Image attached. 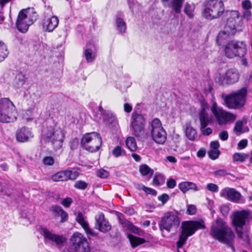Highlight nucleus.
<instances>
[{
	"label": "nucleus",
	"instance_id": "nucleus-1",
	"mask_svg": "<svg viewBox=\"0 0 252 252\" xmlns=\"http://www.w3.org/2000/svg\"><path fill=\"white\" fill-rule=\"evenodd\" d=\"M46 126L42 130V138L51 142L55 150L62 148L66 131L63 126L52 119L46 121Z\"/></svg>",
	"mask_w": 252,
	"mask_h": 252
},
{
	"label": "nucleus",
	"instance_id": "nucleus-2",
	"mask_svg": "<svg viewBox=\"0 0 252 252\" xmlns=\"http://www.w3.org/2000/svg\"><path fill=\"white\" fill-rule=\"evenodd\" d=\"M210 235L215 239L226 244L232 252H235L233 244L234 234L231 228L222 219H217L215 223L212 224Z\"/></svg>",
	"mask_w": 252,
	"mask_h": 252
},
{
	"label": "nucleus",
	"instance_id": "nucleus-3",
	"mask_svg": "<svg viewBox=\"0 0 252 252\" xmlns=\"http://www.w3.org/2000/svg\"><path fill=\"white\" fill-rule=\"evenodd\" d=\"M204 222L201 220L199 221H187L182 223L181 233L179 240L177 242V247L179 252H185L183 250L180 252L183 246L186 242L189 236L192 235L196 230L205 228Z\"/></svg>",
	"mask_w": 252,
	"mask_h": 252
},
{
	"label": "nucleus",
	"instance_id": "nucleus-4",
	"mask_svg": "<svg viewBox=\"0 0 252 252\" xmlns=\"http://www.w3.org/2000/svg\"><path fill=\"white\" fill-rule=\"evenodd\" d=\"M38 15L33 8L23 9L19 13L16 27L21 32L25 33L32 25L38 19Z\"/></svg>",
	"mask_w": 252,
	"mask_h": 252
},
{
	"label": "nucleus",
	"instance_id": "nucleus-5",
	"mask_svg": "<svg viewBox=\"0 0 252 252\" xmlns=\"http://www.w3.org/2000/svg\"><path fill=\"white\" fill-rule=\"evenodd\" d=\"M146 121L144 116L136 112H133L131 116V126L132 132L138 140L145 141L150 136L145 128Z\"/></svg>",
	"mask_w": 252,
	"mask_h": 252
},
{
	"label": "nucleus",
	"instance_id": "nucleus-6",
	"mask_svg": "<svg viewBox=\"0 0 252 252\" xmlns=\"http://www.w3.org/2000/svg\"><path fill=\"white\" fill-rule=\"evenodd\" d=\"M17 113L13 102L7 98L0 99V121L11 123L17 119Z\"/></svg>",
	"mask_w": 252,
	"mask_h": 252
},
{
	"label": "nucleus",
	"instance_id": "nucleus-7",
	"mask_svg": "<svg viewBox=\"0 0 252 252\" xmlns=\"http://www.w3.org/2000/svg\"><path fill=\"white\" fill-rule=\"evenodd\" d=\"M81 145L84 149L89 152H96L101 146L102 139L98 133H87L82 138Z\"/></svg>",
	"mask_w": 252,
	"mask_h": 252
},
{
	"label": "nucleus",
	"instance_id": "nucleus-8",
	"mask_svg": "<svg viewBox=\"0 0 252 252\" xmlns=\"http://www.w3.org/2000/svg\"><path fill=\"white\" fill-rule=\"evenodd\" d=\"M211 111L220 126L232 123L236 118L235 115L227 112L221 107L218 106L216 102L213 103Z\"/></svg>",
	"mask_w": 252,
	"mask_h": 252
},
{
	"label": "nucleus",
	"instance_id": "nucleus-9",
	"mask_svg": "<svg viewBox=\"0 0 252 252\" xmlns=\"http://www.w3.org/2000/svg\"><path fill=\"white\" fill-rule=\"evenodd\" d=\"M224 11L221 0H209L206 3L203 15L207 19L212 20L219 17Z\"/></svg>",
	"mask_w": 252,
	"mask_h": 252
},
{
	"label": "nucleus",
	"instance_id": "nucleus-10",
	"mask_svg": "<svg viewBox=\"0 0 252 252\" xmlns=\"http://www.w3.org/2000/svg\"><path fill=\"white\" fill-rule=\"evenodd\" d=\"M246 53V45L243 41H232L228 42L225 46V55L230 59L235 57H243Z\"/></svg>",
	"mask_w": 252,
	"mask_h": 252
},
{
	"label": "nucleus",
	"instance_id": "nucleus-11",
	"mask_svg": "<svg viewBox=\"0 0 252 252\" xmlns=\"http://www.w3.org/2000/svg\"><path fill=\"white\" fill-rule=\"evenodd\" d=\"M149 129L153 140L158 144H163L166 139V132L162 127L158 119L155 118L150 123Z\"/></svg>",
	"mask_w": 252,
	"mask_h": 252
},
{
	"label": "nucleus",
	"instance_id": "nucleus-12",
	"mask_svg": "<svg viewBox=\"0 0 252 252\" xmlns=\"http://www.w3.org/2000/svg\"><path fill=\"white\" fill-rule=\"evenodd\" d=\"M180 223V220L177 214L173 212H167L161 218L158 225L161 231L164 229L169 232L172 228H177Z\"/></svg>",
	"mask_w": 252,
	"mask_h": 252
},
{
	"label": "nucleus",
	"instance_id": "nucleus-13",
	"mask_svg": "<svg viewBox=\"0 0 252 252\" xmlns=\"http://www.w3.org/2000/svg\"><path fill=\"white\" fill-rule=\"evenodd\" d=\"M246 94L247 90L243 88L237 92L226 96L224 101L227 107L230 109H237L242 107L244 105Z\"/></svg>",
	"mask_w": 252,
	"mask_h": 252
},
{
	"label": "nucleus",
	"instance_id": "nucleus-14",
	"mask_svg": "<svg viewBox=\"0 0 252 252\" xmlns=\"http://www.w3.org/2000/svg\"><path fill=\"white\" fill-rule=\"evenodd\" d=\"M70 241L76 252H90V247L87 239L82 234L78 232L73 233Z\"/></svg>",
	"mask_w": 252,
	"mask_h": 252
},
{
	"label": "nucleus",
	"instance_id": "nucleus-15",
	"mask_svg": "<svg viewBox=\"0 0 252 252\" xmlns=\"http://www.w3.org/2000/svg\"><path fill=\"white\" fill-rule=\"evenodd\" d=\"M239 79V74L238 71L234 68H231L227 70L224 75L220 74L215 79L216 82L220 85L225 84H233L238 82Z\"/></svg>",
	"mask_w": 252,
	"mask_h": 252
},
{
	"label": "nucleus",
	"instance_id": "nucleus-16",
	"mask_svg": "<svg viewBox=\"0 0 252 252\" xmlns=\"http://www.w3.org/2000/svg\"><path fill=\"white\" fill-rule=\"evenodd\" d=\"M250 216L249 211L246 210L238 211L234 212L232 222L235 231L246 227L247 221Z\"/></svg>",
	"mask_w": 252,
	"mask_h": 252
},
{
	"label": "nucleus",
	"instance_id": "nucleus-17",
	"mask_svg": "<svg viewBox=\"0 0 252 252\" xmlns=\"http://www.w3.org/2000/svg\"><path fill=\"white\" fill-rule=\"evenodd\" d=\"M42 20L43 30L47 32H52L58 26L59 20L57 17L54 16L50 10L49 13L44 12Z\"/></svg>",
	"mask_w": 252,
	"mask_h": 252
},
{
	"label": "nucleus",
	"instance_id": "nucleus-18",
	"mask_svg": "<svg viewBox=\"0 0 252 252\" xmlns=\"http://www.w3.org/2000/svg\"><path fill=\"white\" fill-rule=\"evenodd\" d=\"M41 233L45 239V242L49 241L55 243L59 247H62L66 241L65 238L63 235L52 233L46 228H41Z\"/></svg>",
	"mask_w": 252,
	"mask_h": 252
},
{
	"label": "nucleus",
	"instance_id": "nucleus-19",
	"mask_svg": "<svg viewBox=\"0 0 252 252\" xmlns=\"http://www.w3.org/2000/svg\"><path fill=\"white\" fill-rule=\"evenodd\" d=\"M95 228L100 231L106 233L111 229V225L102 212H98L95 216Z\"/></svg>",
	"mask_w": 252,
	"mask_h": 252
},
{
	"label": "nucleus",
	"instance_id": "nucleus-20",
	"mask_svg": "<svg viewBox=\"0 0 252 252\" xmlns=\"http://www.w3.org/2000/svg\"><path fill=\"white\" fill-rule=\"evenodd\" d=\"M220 195L221 197L234 203H240L242 198V195L239 192L234 189L229 188L222 189L220 192Z\"/></svg>",
	"mask_w": 252,
	"mask_h": 252
},
{
	"label": "nucleus",
	"instance_id": "nucleus-21",
	"mask_svg": "<svg viewBox=\"0 0 252 252\" xmlns=\"http://www.w3.org/2000/svg\"><path fill=\"white\" fill-rule=\"evenodd\" d=\"M78 176L77 172L66 170L57 173L52 176L51 179L54 182L66 181L68 180H75Z\"/></svg>",
	"mask_w": 252,
	"mask_h": 252
},
{
	"label": "nucleus",
	"instance_id": "nucleus-22",
	"mask_svg": "<svg viewBox=\"0 0 252 252\" xmlns=\"http://www.w3.org/2000/svg\"><path fill=\"white\" fill-rule=\"evenodd\" d=\"M233 34V31H229V29L225 27L224 30L220 31L218 33L216 39L217 43L219 46L226 45L228 42L231 41V37Z\"/></svg>",
	"mask_w": 252,
	"mask_h": 252
},
{
	"label": "nucleus",
	"instance_id": "nucleus-23",
	"mask_svg": "<svg viewBox=\"0 0 252 252\" xmlns=\"http://www.w3.org/2000/svg\"><path fill=\"white\" fill-rule=\"evenodd\" d=\"M163 5L171 9V12L180 14L185 0H161Z\"/></svg>",
	"mask_w": 252,
	"mask_h": 252
},
{
	"label": "nucleus",
	"instance_id": "nucleus-24",
	"mask_svg": "<svg viewBox=\"0 0 252 252\" xmlns=\"http://www.w3.org/2000/svg\"><path fill=\"white\" fill-rule=\"evenodd\" d=\"M202 108L199 113V119L201 128H205L211 122V119L209 117L207 110L208 109V104L203 101L202 103Z\"/></svg>",
	"mask_w": 252,
	"mask_h": 252
},
{
	"label": "nucleus",
	"instance_id": "nucleus-25",
	"mask_svg": "<svg viewBox=\"0 0 252 252\" xmlns=\"http://www.w3.org/2000/svg\"><path fill=\"white\" fill-rule=\"evenodd\" d=\"M33 137L31 129L25 126L18 129L16 133V140L20 142H26Z\"/></svg>",
	"mask_w": 252,
	"mask_h": 252
},
{
	"label": "nucleus",
	"instance_id": "nucleus-26",
	"mask_svg": "<svg viewBox=\"0 0 252 252\" xmlns=\"http://www.w3.org/2000/svg\"><path fill=\"white\" fill-rule=\"evenodd\" d=\"M117 216L118 217L120 223L122 225L123 227H125L133 233L138 235H141L143 233V231L142 230L138 227L134 225L130 221L126 220L122 213L118 212Z\"/></svg>",
	"mask_w": 252,
	"mask_h": 252
},
{
	"label": "nucleus",
	"instance_id": "nucleus-27",
	"mask_svg": "<svg viewBox=\"0 0 252 252\" xmlns=\"http://www.w3.org/2000/svg\"><path fill=\"white\" fill-rule=\"evenodd\" d=\"M76 221L81 225L84 229L85 232L88 236H96V233L93 231L89 227L88 222L85 220L83 214L81 213H79L76 218Z\"/></svg>",
	"mask_w": 252,
	"mask_h": 252
},
{
	"label": "nucleus",
	"instance_id": "nucleus-28",
	"mask_svg": "<svg viewBox=\"0 0 252 252\" xmlns=\"http://www.w3.org/2000/svg\"><path fill=\"white\" fill-rule=\"evenodd\" d=\"M84 55L88 63L93 62L96 57V50L93 44H87L86 49L84 52Z\"/></svg>",
	"mask_w": 252,
	"mask_h": 252
},
{
	"label": "nucleus",
	"instance_id": "nucleus-29",
	"mask_svg": "<svg viewBox=\"0 0 252 252\" xmlns=\"http://www.w3.org/2000/svg\"><path fill=\"white\" fill-rule=\"evenodd\" d=\"M56 216H60L61 217V221L64 222L68 220V214L59 206H52L51 209Z\"/></svg>",
	"mask_w": 252,
	"mask_h": 252
},
{
	"label": "nucleus",
	"instance_id": "nucleus-30",
	"mask_svg": "<svg viewBox=\"0 0 252 252\" xmlns=\"http://www.w3.org/2000/svg\"><path fill=\"white\" fill-rule=\"evenodd\" d=\"M179 189L184 193H186L189 189H192L195 191L198 190L197 185L192 182H183L179 184Z\"/></svg>",
	"mask_w": 252,
	"mask_h": 252
},
{
	"label": "nucleus",
	"instance_id": "nucleus-31",
	"mask_svg": "<svg viewBox=\"0 0 252 252\" xmlns=\"http://www.w3.org/2000/svg\"><path fill=\"white\" fill-rule=\"evenodd\" d=\"M185 134L187 137L191 141H194L197 137L196 130L191 126L190 123L185 125Z\"/></svg>",
	"mask_w": 252,
	"mask_h": 252
},
{
	"label": "nucleus",
	"instance_id": "nucleus-32",
	"mask_svg": "<svg viewBox=\"0 0 252 252\" xmlns=\"http://www.w3.org/2000/svg\"><path fill=\"white\" fill-rule=\"evenodd\" d=\"M128 238L133 248H135L138 246L146 242V240L144 238L136 237L131 234L128 235Z\"/></svg>",
	"mask_w": 252,
	"mask_h": 252
},
{
	"label": "nucleus",
	"instance_id": "nucleus-33",
	"mask_svg": "<svg viewBox=\"0 0 252 252\" xmlns=\"http://www.w3.org/2000/svg\"><path fill=\"white\" fill-rule=\"evenodd\" d=\"M236 232L238 238L243 240L248 244L250 243V239L248 234V229L247 227L236 230Z\"/></svg>",
	"mask_w": 252,
	"mask_h": 252
},
{
	"label": "nucleus",
	"instance_id": "nucleus-34",
	"mask_svg": "<svg viewBox=\"0 0 252 252\" xmlns=\"http://www.w3.org/2000/svg\"><path fill=\"white\" fill-rule=\"evenodd\" d=\"M126 144L127 148L132 152L135 151L137 149L136 142L133 137H128L126 140Z\"/></svg>",
	"mask_w": 252,
	"mask_h": 252
},
{
	"label": "nucleus",
	"instance_id": "nucleus-35",
	"mask_svg": "<svg viewBox=\"0 0 252 252\" xmlns=\"http://www.w3.org/2000/svg\"><path fill=\"white\" fill-rule=\"evenodd\" d=\"M116 26L118 31L120 33H124L125 32L126 26L125 21L123 19L117 17L116 20Z\"/></svg>",
	"mask_w": 252,
	"mask_h": 252
},
{
	"label": "nucleus",
	"instance_id": "nucleus-36",
	"mask_svg": "<svg viewBox=\"0 0 252 252\" xmlns=\"http://www.w3.org/2000/svg\"><path fill=\"white\" fill-rule=\"evenodd\" d=\"M8 51L6 45L0 41V62L3 61L8 56Z\"/></svg>",
	"mask_w": 252,
	"mask_h": 252
},
{
	"label": "nucleus",
	"instance_id": "nucleus-37",
	"mask_svg": "<svg viewBox=\"0 0 252 252\" xmlns=\"http://www.w3.org/2000/svg\"><path fill=\"white\" fill-rule=\"evenodd\" d=\"M139 171L143 176H146L149 174L152 176L154 174V170L145 164L141 165L139 166Z\"/></svg>",
	"mask_w": 252,
	"mask_h": 252
},
{
	"label": "nucleus",
	"instance_id": "nucleus-38",
	"mask_svg": "<svg viewBox=\"0 0 252 252\" xmlns=\"http://www.w3.org/2000/svg\"><path fill=\"white\" fill-rule=\"evenodd\" d=\"M194 10V5H192L189 3H186L184 11L185 13L189 18H191L193 16V12Z\"/></svg>",
	"mask_w": 252,
	"mask_h": 252
},
{
	"label": "nucleus",
	"instance_id": "nucleus-39",
	"mask_svg": "<svg viewBox=\"0 0 252 252\" xmlns=\"http://www.w3.org/2000/svg\"><path fill=\"white\" fill-rule=\"evenodd\" d=\"M248 158V155L244 153H236L233 156L234 161L243 162Z\"/></svg>",
	"mask_w": 252,
	"mask_h": 252
},
{
	"label": "nucleus",
	"instance_id": "nucleus-40",
	"mask_svg": "<svg viewBox=\"0 0 252 252\" xmlns=\"http://www.w3.org/2000/svg\"><path fill=\"white\" fill-rule=\"evenodd\" d=\"M112 153L116 157H118L123 155H126L125 150L119 146H116L112 151Z\"/></svg>",
	"mask_w": 252,
	"mask_h": 252
},
{
	"label": "nucleus",
	"instance_id": "nucleus-41",
	"mask_svg": "<svg viewBox=\"0 0 252 252\" xmlns=\"http://www.w3.org/2000/svg\"><path fill=\"white\" fill-rule=\"evenodd\" d=\"M88 187V184L81 180L76 181L74 184V187L79 189H85Z\"/></svg>",
	"mask_w": 252,
	"mask_h": 252
},
{
	"label": "nucleus",
	"instance_id": "nucleus-42",
	"mask_svg": "<svg viewBox=\"0 0 252 252\" xmlns=\"http://www.w3.org/2000/svg\"><path fill=\"white\" fill-rule=\"evenodd\" d=\"M213 174L216 178H220L224 177L225 175H229L226 170L225 169H219L216 170L213 172Z\"/></svg>",
	"mask_w": 252,
	"mask_h": 252
},
{
	"label": "nucleus",
	"instance_id": "nucleus-43",
	"mask_svg": "<svg viewBox=\"0 0 252 252\" xmlns=\"http://www.w3.org/2000/svg\"><path fill=\"white\" fill-rule=\"evenodd\" d=\"M139 186H140V185H139ZM140 186L142 187V188L140 189L144 190L147 194H151L154 196H156L157 195V192L155 189L146 187L143 185H140Z\"/></svg>",
	"mask_w": 252,
	"mask_h": 252
},
{
	"label": "nucleus",
	"instance_id": "nucleus-44",
	"mask_svg": "<svg viewBox=\"0 0 252 252\" xmlns=\"http://www.w3.org/2000/svg\"><path fill=\"white\" fill-rule=\"evenodd\" d=\"M209 158L213 160H215L218 158L220 152L219 150H211L208 153Z\"/></svg>",
	"mask_w": 252,
	"mask_h": 252
},
{
	"label": "nucleus",
	"instance_id": "nucleus-45",
	"mask_svg": "<svg viewBox=\"0 0 252 252\" xmlns=\"http://www.w3.org/2000/svg\"><path fill=\"white\" fill-rule=\"evenodd\" d=\"M207 189L211 192H216L219 190L218 186L213 183L208 184L206 187Z\"/></svg>",
	"mask_w": 252,
	"mask_h": 252
},
{
	"label": "nucleus",
	"instance_id": "nucleus-46",
	"mask_svg": "<svg viewBox=\"0 0 252 252\" xmlns=\"http://www.w3.org/2000/svg\"><path fill=\"white\" fill-rule=\"evenodd\" d=\"M242 126H243V122L242 121H238L235 125L234 128V131L239 132H242Z\"/></svg>",
	"mask_w": 252,
	"mask_h": 252
},
{
	"label": "nucleus",
	"instance_id": "nucleus-47",
	"mask_svg": "<svg viewBox=\"0 0 252 252\" xmlns=\"http://www.w3.org/2000/svg\"><path fill=\"white\" fill-rule=\"evenodd\" d=\"M97 175L98 177L101 178H106L108 175L109 173L106 170L100 169L98 170L97 173Z\"/></svg>",
	"mask_w": 252,
	"mask_h": 252
},
{
	"label": "nucleus",
	"instance_id": "nucleus-48",
	"mask_svg": "<svg viewBox=\"0 0 252 252\" xmlns=\"http://www.w3.org/2000/svg\"><path fill=\"white\" fill-rule=\"evenodd\" d=\"M79 145V139L77 138H74L69 142L70 148L72 150L77 149Z\"/></svg>",
	"mask_w": 252,
	"mask_h": 252
},
{
	"label": "nucleus",
	"instance_id": "nucleus-49",
	"mask_svg": "<svg viewBox=\"0 0 252 252\" xmlns=\"http://www.w3.org/2000/svg\"><path fill=\"white\" fill-rule=\"evenodd\" d=\"M43 161L45 165H52L54 163V159L52 157H46L43 158Z\"/></svg>",
	"mask_w": 252,
	"mask_h": 252
},
{
	"label": "nucleus",
	"instance_id": "nucleus-50",
	"mask_svg": "<svg viewBox=\"0 0 252 252\" xmlns=\"http://www.w3.org/2000/svg\"><path fill=\"white\" fill-rule=\"evenodd\" d=\"M187 213L189 215H193L196 211V207L193 205H189L187 207Z\"/></svg>",
	"mask_w": 252,
	"mask_h": 252
},
{
	"label": "nucleus",
	"instance_id": "nucleus-51",
	"mask_svg": "<svg viewBox=\"0 0 252 252\" xmlns=\"http://www.w3.org/2000/svg\"><path fill=\"white\" fill-rule=\"evenodd\" d=\"M166 186L169 189H173L176 186V182L174 179L170 178L167 181Z\"/></svg>",
	"mask_w": 252,
	"mask_h": 252
},
{
	"label": "nucleus",
	"instance_id": "nucleus-52",
	"mask_svg": "<svg viewBox=\"0 0 252 252\" xmlns=\"http://www.w3.org/2000/svg\"><path fill=\"white\" fill-rule=\"evenodd\" d=\"M169 199V197L168 194L163 193L158 197V199L162 202L163 204L166 203Z\"/></svg>",
	"mask_w": 252,
	"mask_h": 252
},
{
	"label": "nucleus",
	"instance_id": "nucleus-53",
	"mask_svg": "<svg viewBox=\"0 0 252 252\" xmlns=\"http://www.w3.org/2000/svg\"><path fill=\"white\" fill-rule=\"evenodd\" d=\"M72 202V199L70 197H67L63 200L61 204L65 207H69Z\"/></svg>",
	"mask_w": 252,
	"mask_h": 252
},
{
	"label": "nucleus",
	"instance_id": "nucleus-54",
	"mask_svg": "<svg viewBox=\"0 0 252 252\" xmlns=\"http://www.w3.org/2000/svg\"><path fill=\"white\" fill-rule=\"evenodd\" d=\"M248 145V140L246 139L240 141L238 144L239 149L242 150L245 148Z\"/></svg>",
	"mask_w": 252,
	"mask_h": 252
},
{
	"label": "nucleus",
	"instance_id": "nucleus-55",
	"mask_svg": "<svg viewBox=\"0 0 252 252\" xmlns=\"http://www.w3.org/2000/svg\"><path fill=\"white\" fill-rule=\"evenodd\" d=\"M242 7L245 10H249L252 7V5L249 0H245L242 2Z\"/></svg>",
	"mask_w": 252,
	"mask_h": 252
},
{
	"label": "nucleus",
	"instance_id": "nucleus-56",
	"mask_svg": "<svg viewBox=\"0 0 252 252\" xmlns=\"http://www.w3.org/2000/svg\"><path fill=\"white\" fill-rule=\"evenodd\" d=\"M200 130L202 134L203 135L208 136L210 135L212 133V129L210 127L201 128Z\"/></svg>",
	"mask_w": 252,
	"mask_h": 252
},
{
	"label": "nucleus",
	"instance_id": "nucleus-57",
	"mask_svg": "<svg viewBox=\"0 0 252 252\" xmlns=\"http://www.w3.org/2000/svg\"><path fill=\"white\" fill-rule=\"evenodd\" d=\"M219 137L222 141L227 140L228 138V134L227 131L223 130L219 133Z\"/></svg>",
	"mask_w": 252,
	"mask_h": 252
},
{
	"label": "nucleus",
	"instance_id": "nucleus-58",
	"mask_svg": "<svg viewBox=\"0 0 252 252\" xmlns=\"http://www.w3.org/2000/svg\"><path fill=\"white\" fill-rule=\"evenodd\" d=\"M220 212L224 216H226L228 215L229 209L228 207L226 205H222L220 208Z\"/></svg>",
	"mask_w": 252,
	"mask_h": 252
},
{
	"label": "nucleus",
	"instance_id": "nucleus-59",
	"mask_svg": "<svg viewBox=\"0 0 252 252\" xmlns=\"http://www.w3.org/2000/svg\"><path fill=\"white\" fill-rule=\"evenodd\" d=\"M210 147L212 150H218L220 147V144L218 141H214L211 142Z\"/></svg>",
	"mask_w": 252,
	"mask_h": 252
},
{
	"label": "nucleus",
	"instance_id": "nucleus-60",
	"mask_svg": "<svg viewBox=\"0 0 252 252\" xmlns=\"http://www.w3.org/2000/svg\"><path fill=\"white\" fill-rule=\"evenodd\" d=\"M243 17L247 20H249L252 17V13L249 10H245L243 13Z\"/></svg>",
	"mask_w": 252,
	"mask_h": 252
},
{
	"label": "nucleus",
	"instance_id": "nucleus-61",
	"mask_svg": "<svg viewBox=\"0 0 252 252\" xmlns=\"http://www.w3.org/2000/svg\"><path fill=\"white\" fill-rule=\"evenodd\" d=\"M206 155V151L204 149H200L197 153V156L198 158H202L205 157Z\"/></svg>",
	"mask_w": 252,
	"mask_h": 252
},
{
	"label": "nucleus",
	"instance_id": "nucleus-62",
	"mask_svg": "<svg viewBox=\"0 0 252 252\" xmlns=\"http://www.w3.org/2000/svg\"><path fill=\"white\" fill-rule=\"evenodd\" d=\"M124 110L126 112L129 113L132 110V106L128 103L124 104Z\"/></svg>",
	"mask_w": 252,
	"mask_h": 252
},
{
	"label": "nucleus",
	"instance_id": "nucleus-63",
	"mask_svg": "<svg viewBox=\"0 0 252 252\" xmlns=\"http://www.w3.org/2000/svg\"><path fill=\"white\" fill-rule=\"evenodd\" d=\"M166 159L168 161L171 163H176L177 162V159L173 156H167Z\"/></svg>",
	"mask_w": 252,
	"mask_h": 252
},
{
	"label": "nucleus",
	"instance_id": "nucleus-64",
	"mask_svg": "<svg viewBox=\"0 0 252 252\" xmlns=\"http://www.w3.org/2000/svg\"><path fill=\"white\" fill-rule=\"evenodd\" d=\"M231 16L233 18H238L239 17V13L238 11H232L231 12Z\"/></svg>",
	"mask_w": 252,
	"mask_h": 252
}]
</instances>
